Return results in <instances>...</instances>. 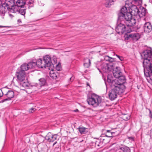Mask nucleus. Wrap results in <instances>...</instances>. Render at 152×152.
I'll list each match as a JSON object with an SVG mask.
<instances>
[{
    "label": "nucleus",
    "instance_id": "59",
    "mask_svg": "<svg viewBox=\"0 0 152 152\" xmlns=\"http://www.w3.org/2000/svg\"><path fill=\"white\" fill-rule=\"evenodd\" d=\"M142 94H140V96H141Z\"/></svg>",
    "mask_w": 152,
    "mask_h": 152
},
{
    "label": "nucleus",
    "instance_id": "9",
    "mask_svg": "<svg viewBox=\"0 0 152 152\" xmlns=\"http://www.w3.org/2000/svg\"><path fill=\"white\" fill-rule=\"evenodd\" d=\"M109 61L110 62L109 64H107L105 66V72H109L111 71L113 67H115L114 64L112 62L115 61V58L110 57L109 58Z\"/></svg>",
    "mask_w": 152,
    "mask_h": 152
},
{
    "label": "nucleus",
    "instance_id": "58",
    "mask_svg": "<svg viewBox=\"0 0 152 152\" xmlns=\"http://www.w3.org/2000/svg\"><path fill=\"white\" fill-rule=\"evenodd\" d=\"M144 6H146L147 5L146 4H145Z\"/></svg>",
    "mask_w": 152,
    "mask_h": 152
},
{
    "label": "nucleus",
    "instance_id": "11",
    "mask_svg": "<svg viewBox=\"0 0 152 152\" xmlns=\"http://www.w3.org/2000/svg\"><path fill=\"white\" fill-rule=\"evenodd\" d=\"M126 26L124 24L120 23L116 26L115 31L118 34L121 33L122 34L126 31Z\"/></svg>",
    "mask_w": 152,
    "mask_h": 152
},
{
    "label": "nucleus",
    "instance_id": "37",
    "mask_svg": "<svg viewBox=\"0 0 152 152\" xmlns=\"http://www.w3.org/2000/svg\"><path fill=\"white\" fill-rule=\"evenodd\" d=\"M36 110V109L34 108H31L29 110V112L31 113H33Z\"/></svg>",
    "mask_w": 152,
    "mask_h": 152
},
{
    "label": "nucleus",
    "instance_id": "13",
    "mask_svg": "<svg viewBox=\"0 0 152 152\" xmlns=\"http://www.w3.org/2000/svg\"><path fill=\"white\" fill-rule=\"evenodd\" d=\"M118 79L117 81L118 83L116 82V84L119 85H123L124 87V90L126 88L124 84L126 82V79L124 76L122 74L119 76L118 77H116Z\"/></svg>",
    "mask_w": 152,
    "mask_h": 152
},
{
    "label": "nucleus",
    "instance_id": "44",
    "mask_svg": "<svg viewBox=\"0 0 152 152\" xmlns=\"http://www.w3.org/2000/svg\"><path fill=\"white\" fill-rule=\"evenodd\" d=\"M105 135H106V134H101V137H102L104 136H105Z\"/></svg>",
    "mask_w": 152,
    "mask_h": 152
},
{
    "label": "nucleus",
    "instance_id": "46",
    "mask_svg": "<svg viewBox=\"0 0 152 152\" xmlns=\"http://www.w3.org/2000/svg\"><path fill=\"white\" fill-rule=\"evenodd\" d=\"M3 94V92L1 89H0V94Z\"/></svg>",
    "mask_w": 152,
    "mask_h": 152
},
{
    "label": "nucleus",
    "instance_id": "53",
    "mask_svg": "<svg viewBox=\"0 0 152 152\" xmlns=\"http://www.w3.org/2000/svg\"><path fill=\"white\" fill-rule=\"evenodd\" d=\"M87 86H90L89 83H87Z\"/></svg>",
    "mask_w": 152,
    "mask_h": 152
},
{
    "label": "nucleus",
    "instance_id": "23",
    "mask_svg": "<svg viewBox=\"0 0 152 152\" xmlns=\"http://www.w3.org/2000/svg\"><path fill=\"white\" fill-rule=\"evenodd\" d=\"M78 129L80 132L81 134H86L88 132V129L83 127H79Z\"/></svg>",
    "mask_w": 152,
    "mask_h": 152
},
{
    "label": "nucleus",
    "instance_id": "47",
    "mask_svg": "<svg viewBox=\"0 0 152 152\" xmlns=\"http://www.w3.org/2000/svg\"><path fill=\"white\" fill-rule=\"evenodd\" d=\"M106 131L107 132L106 133H110V132H111V131L110 130H106Z\"/></svg>",
    "mask_w": 152,
    "mask_h": 152
},
{
    "label": "nucleus",
    "instance_id": "49",
    "mask_svg": "<svg viewBox=\"0 0 152 152\" xmlns=\"http://www.w3.org/2000/svg\"><path fill=\"white\" fill-rule=\"evenodd\" d=\"M140 55L141 57V59H142V57H143V56H142V54L141 53H140Z\"/></svg>",
    "mask_w": 152,
    "mask_h": 152
},
{
    "label": "nucleus",
    "instance_id": "39",
    "mask_svg": "<svg viewBox=\"0 0 152 152\" xmlns=\"http://www.w3.org/2000/svg\"><path fill=\"white\" fill-rule=\"evenodd\" d=\"M110 57H109L108 56H107L106 57H105L104 58V59L106 60V61H109V58H110Z\"/></svg>",
    "mask_w": 152,
    "mask_h": 152
},
{
    "label": "nucleus",
    "instance_id": "55",
    "mask_svg": "<svg viewBox=\"0 0 152 152\" xmlns=\"http://www.w3.org/2000/svg\"><path fill=\"white\" fill-rule=\"evenodd\" d=\"M38 85V84L37 83H36L35 84V86H37Z\"/></svg>",
    "mask_w": 152,
    "mask_h": 152
},
{
    "label": "nucleus",
    "instance_id": "32",
    "mask_svg": "<svg viewBox=\"0 0 152 152\" xmlns=\"http://www.w3.org/2000/svg\"><path fill=\"white\" fill-rule=\"evenodd\" d=\"M115 133L114 132H110V133H106L105 136L107 137H113L115 135L114 134Z\"/></svg>",
    "mask_w": 152,
    "mask_h": 152
},
{
    "label": "nucleus",
    "instance_id": "52",
    "mask_svg": "<svg viewBox=\"0 0 152 152\" xmlns=\"http://www.w3.org/2000/svg\"><path fill=\"white\" fill-rule=\"evenodd\" d=\"M18 22H21V21L20 20H18Z\"/></svg>",
    "mask_w": 152,
    "mask_h": 152
},
{
    "label": "nucleus",
    "instance_id": "56",
    "mask_svg": "<svg viewBox=\"0 0 152 152\" xmlns=\"http://www.w3.org/2000/svg\"><path fill=\"white\" fill-rule=\"evenodd\" d=\"M34 1V0H30V1Z\"/></svg>",
    "mask_w": 152,
    "mask_h": 152
},
{
    "label": "nucleus",
    "instance_id": "40",
    "mask_svg": "<svg viewBox=\"0 0 152 152\" xmlns=\"http://www.w3.org/2000/svg\"><path fill=\"white\" fill-rule=\"evenodd\" d=\"M148 110H149V112L150 117L151 118H152V114L151 113V111L149 109H148Z\"/></svg>",
    "mask_w": 152,
    "mask_h": 152
},
{
    "label": "nucleus",
    "instance_id": "50",
    "mask_svg": "<svg viewBox=\"0 0 152 152\" xmlns=\"http://www.w3.org/2000/svg\"><path fill=\"white\" fill-rule=\"evenodd\" d=\"M140 55L141 57V59H142V57H143V56H142V54L141 53H140Z\"/></svg>",
    "mask_w": 152,
    "mask_h": 152
},
{
    "label": "nucleus",
    "instance_id": "16",
    "mask_svg": "<svg viewBox=\"0 0 152 152\" xmlns=\"http://www.w3.org/2000/svg\"><path fill=\"white\" fill-rule=\"evenodd\" d=\"M26 1L23 0H17L15 4V7L18 9L17 8H20L25 7V5L26 4Z\"/></svg>",
    "mask_w": 152,
    "mask_h": 152
},
{
    "label": "nucleus",
    "instance_id": "25",
    "mask_svg": "<svg viewBox=\"0 0 152 152\" xmlns=\"http://www.w3.org/2000/svg\"><path fill=\"white\" fill-rule=\"evenodd\" d=\"M128 33V32H127L125 34V38L127 40H128L129 38H136L137 37V34H127Z\"/></svg>",
    "mask_w": 152,
    "mask_h": 152
},
{
    "label": "nucleus",
    "instance_id": "3",
    "mask_svg": "<svg viewBox=\"0 0 152 152\" xmlns=\"http://www.w3.org/2000/svg\"><path fill=\"white\" fill-rule=\"evenodd\" d=\"M134 3L136 5L131 4L130 6L129 7L125 6L127 7V11L125 13V14L126 15L127 13H129L132 16H136L137 17H139V18H141L142 17V9L141 12L140 11L139 9H138L136 6V5H140L142 3V0H134ZM142 7H140V9H141Z\"/></svg>",
    "mask_w": 152,
    "mask_h": 152
},
{
    "label": "nucleus",
    "instance_id": "12",
    "mask_svg": "<svg viewBox=\"0 0 152 152\" xmlns=\"http://www.w3.org/2000/svg\"><path fill=\"white\" fill-rule=\"evenodd\" d=\"M4 98L2 99V102H5L7 101L10 100L14 96V92L12 91H9L4 96Z\"/></svg>",
    "mask_w": 152,
    "mask_h": 152
},
{
    "label": "nucleus",
    "instance_id": "34",
    "mask_svg": "<svg viewBox=\"0 0 152 152\" xmlns=\"http://www.w3.org/2000/svg\"><path fill=\"white\" fill-rule=\"evenodd\" d=\"M100 141L99 140H98L97 141H96L95 142V145H97L98 146H99L100 145Z\"/></svg>",
    "mask_w": 152,
    "mask_h": 152
},
{
    "label": "nucleus",
    "instance_id": "33",
    "mask_svg": "<svg viewBox=\"0 0 152 152\" xmlns=\"http://www.w3.org/2000/svg\"><path fill=\"white\" fill-rule=\"evenodd\" d=\"M56 69L58 71H60L61 69V65L59 64H56Z\"/></svg>",
    "mask_w": 152,
    "mask_h": 152
},
{
    "label": "nucleus",
    "instance_id": "41",
    "mask_svg": "<svg viewBox=\"0 0 152 152\" xmlns=\"http://www.w3.org/2000/svg\"><path fill=\"white\" fill-rule=\"evenodd\" d=\"M144 126H145V128H147L148 127H149V125H148V124H147V123H144Z\"/></svg>",
    "mask_w": 152,
    "mask_h": 152
},
{
    "label": "nucleus",
    "instance_id": "27",
    "mask_svg": "<svg viewBox=\"0 0 152 152\" xmlns=\"http://www.w3.org/2000/svg\"><path fill=\"white\" fill-rule=\"evenodd\" d=\"M39 84L41 86H45L46 83V80L44 78H41L39 80Z\"/></svg>",
    "mask_w": 152,
    "mask_h": 152
},
{
    "label": "nucleus",
    "instance_id": "22",
    "mask_svg": "<svg viewBox=\"0 0 152 152\" xmlns=\"http://www.w3.org/2000/svg\"><path fill=\"white\" fill-rule=\"evenodd\" d=\"M28 66V64L26 63H24L21 66L20 69H18L25 72L29 69Z\"/></svg>",
    "mask_w": 152,
    "mask_h": 152
},
{
    "label": "nucleus",
    "instance_id": "31",
    "mask_svg": "<svg viewBox=\"0 0 152 152\" xmlns=\"http://www.w3.org/2000/svg\"><path fill=\"white\" fill-rule=\"evenodd\" d=\"M122 118L125 121H127L130 118V117L128 114H124L122 115Z\"/></svg>",
    "mask_w": 152,
    "mask_h": 152
},
{
    "label": "nucleus",
    "instance_id": "26",
    "mask_svg": "<svg viewBox=\"0 0 152 152\" xmlns=\"http://www.w3.org/2000/svg\"><path fill=\"white\" fill-rule=\"evenodd\" d=\"M143 10H144V11L143 12V16L146 17L144 18V20H146L147 18V17H149V16H150V15L148 12L147 10L143 7Z\"/></svg>",
    "mask_w": 152,
    "mask_h": 152
},
{
    "label": "nucleus",
    "instance_id": "48",
    "mask_svg": "<svg viewBox=\"0 0 152 152\" xmlns=\"http://www.w3.org/2000/svg\"><path fill=\"white\" fill-rule=\"evenodd\" d=\"M79 111V110L77 109H76L75 110H74V111L76 112H78Z\"/></svg>",
    "mask_w": 152,
    "mask_h": 152
},
{
    "label": "nucleus",
    "instance_id": "57",
    "mask_svg": "<svg viewBox=\"0 0 152 152\" xmlns=\"http://www.w3.org/2000/svg\"><path fill=\"white\" fill-rule=\"evenodd\" d=\"M54 62H55V60H56V59H55V58H54Z\"/></svg>",
    "mask_w": 152,
    "mask_h": 152
},
{
    "label": "nucleus",
    "instance_id": "20",
    "mask_svg": "<svg viewBox=\"0 0 152 152\" xmlns=\"http://www.w3.org/2000/svg\"><path fill=\"white\" fill-rule=\"evenodd\" d=\"M144 31L145 33H148L151 31V25L149 22L145 23L143 27Z\"/></svg>",
    "mask_w": 152,
    "mask_h": 152
},
{
    "label": "nucleus",
    "instance_id": "62",
    "mask_svg": "<svg viewBox=\"0 0 152 152\" xmlns=\"http://www.w3.org/2000/svg\"><path fill=\"white\" fill-rule=\"evenodd\" d=\"M104 140V139H102L103 140Z\"/></svg>",
    "mask_w": 152,
    "mask_h": 152
},
{
    "label": "nucleus",
    "instance_id": "28",
    "mask_svg": "<svg viewBox=\"0 0 152 152\" xmlns=\"http://www.w3.org/2000/svg\"><path fill=\"white\" fill-rule=\"evenodd\" d=\"M28 66L29 69H32L35 68L36 67L35 62L31 61L28 63Z\"/></svg>",
    "mask_w": 152,
    "mask_h": 152
},
{
    "label": "nucleus",
    "instance_id": "7",
    "mask_svg": "<svg viewBox=\"0 0 152 152\" xmlns=\"http://www.w3.org/2000/svg\"><path fill=\"white\" fill-rule=\"evenodd\" d=\"M87 101L89 105L96 107L99 105V104L101 103L102 100L101 97L94 94L91 97L87 99Z\"/></svg>",
    "mask_w": 152,
    "mask_h": 152
},
{
    "label": "nucleus",
    "instance_id": "17",
    "mask_svg": "<svg viewBox=\"0 0 152 152\" xmlns=\"http://www.w3.org/2000/svg\"><path fill=\"white\" fill-rule=\"evenodd\" d=\"M53 67H54L53 64V66H51L50 68V70H51V71L50 72V75L52 79H56L58 77V73L56 70L55 71L52 68Z\"/></svg>",
    "mask_w": 152,
    "mask_h": 152
},
{
    "label": "nucleus",
    "instance_id": "15",
    "mask_svg": "<svg viewBox=\"0 0 152 152\" xmlns=\"http://www.w3.org/2000/svg\"><path fill=\"white\" fill-rule=\"evenodd\" d=\"M26 7H23V8H18V9H16V8H14V10H13V12L15 13V12H18L20 14L24 16V18L25 17V14L26 13Z\"/></svg>",
    "mask_w": 152,
    "mask_h": 152
},
{
    "label": "nucleus",
    "instance_id": "24",
    "mask_svg": "<svg viewBox=\"0 0 152 152\" xmlns=\"http://www.w3.org/2000/svg\"><path fill=\"white\" fill-rule=\"evenodd\" d=\"M91 64V60L88 58H86L84 59V66L86 68L89 67Z\"/></svg>",
    "mask_w": 152,
    "mask_h": 152
},
{
    "label": "nucleus",
    "instance_id": "14",
    "mask_svg": "<svg viewBox=\"0 0 152 152\" xmlns=\"http://www.w3.org/2000/svg\"><path fill=\"white\" fill-rule=\"evenodd\" d=\"M112 69H113V75L115 78L118 77L119 76L122 74V72L121 71L120 68L119 67L116 66L115 68L113 67Z\"/></svg>",
    "mask_w": 152,
    "mask_h": 152
},
{
    "label": "nucleus",
    "instance_id": "1",
    "mask_svg": "<svg viewBox=\"0 0 152 152\" xmlns=\"http://www.w3.org/2000/svg\"><path fill=\"white\" fill-rule=\"evenodd\" d=\"M143 67L144 75H149L152 71V50L151 48H148L143 50Z\"/></svg>",
    "mask_w": 152,
    "mask_h": 152
},
{
    "label": "nucleus",
    "instance_id": "45",
    "mask_svg": "<svg viewBox=\"0 0 152 152\" xmlns=\"http://www.w3.org/2000/svg\"><path fill=\"white\" fill-rule=\"evenodd\" d=\"M150 134L151 137H152V128L150 130Z\"/></svg>",
    "mask_w": 152,
    "mask_h": 152
},
{
    "label": "nucleus",
    "instance_id": "19",
    "mask_svg": "<svg viewBox=\"0 0 152 152\" xmlns=\"http://www.w3.org/2000/svg\"><path fill=\"white\" fill-rule=\"evenodd\" d=\"M117 152H130V149L128 147L121 145L119 147Z\"/></svg>",
    "mask_w": 152,
    "mask_h": 152
},
{
    "label": "nucleus",
    "instance_id": "42",
    "mask_svg": "<svg viewBox=\"0 0 152 152\" xmlns=\"http://www.w3.org/2000/svg\"><path fill=\"white\" fill-rule=\"evenodd\" d=\"M10 26H0V28H3V27H5V28H9L10 27ZM1 33V32H0V33Z\"/></svg>",
    "mask_w": 152,
    "mask_h": 152
},
{
    "label": "nucleus",
    "instance_id": "35",
    "mask_svg": "<svg viewBox=\"0 0 152 152\" xmlns=\"http://www.w3.org/2000/svg\"><path fill=\"white\" fill-rule=\"evenodd\" d=\"M116 56L120 61H122L124 60V58L123 57L117 55H116Z\"/></svg>",
    "mask_w": 152,
    "mask_h": 152
},
{
    "label": "nucleus",
    "instance_id": "8",
    "mask_svg": "<svg viewBox=\"0 0 152 152\" xmlns=\"http://www.w3.org/2000/svg\"><path fill=\"white\" fill-rule=\"evenodd\" d=\"M57 137L58 135L57 134L52 135L50 133L48 134L45 137L41 136L39 137V138L42 139V140L40 141L41 142H43L45 139L48 140L50 142H53L57 139Z\"/></svg>",
    "mask_w": 152,
    "mask_h": 152
},
{
    "label": "nucleus",
    "instance_id": "38",
    "mask_svg": "<svg viewBox=\"0 0 152 152\" xmlns=\"http://www.w3.org/2000/svg\"><path fill=\"white\" fill-rule=\"evenodd\" d=\"M128 139L131 141H134V137H129Z\"/></svg>",
    "mask_w": 152,
    "mask_h": 152
},
{
    "label": "nucleus",
    "instance_id": "54",
    "mask_svg": "<svg viewBox=\"0 0 152 152\" xmlns=\"http://www.w3.org/2000/svg\"><path fill=\"white\" fill-rule=\"evenodd\" d=\"M57 143V142L56 141L53 144V145H55V144H56V143Z\"/></svg>",
    "mask_w": 152,
    "mask_h": 152
},
{
    "label": "nucleus",
    "instance_id": "30",
    "mask_svg": "<svg viewBox=\"0 0 152 152\" xmlns=\"http://www.w3.org/2000/svg\"><path fill=\"white\" fill-rule=\"evenodd\" d=\"M20 84V86L24 87H26L28 86V83L25 81V80H23L22 81L18 82Z\"/></svg>",
    "mask_w": 152,
    "mask_h": 152
},
{
    "label": "nucleus",
    "instance_id": "5",
    "mask_svg": "<svg viewBox=\"0 0 152 152\" xmlns=\"http://www.w3.org/2000/svg\"><path fill=\"white\" fill-rule=\"evenodd\" d=\"M35 63L36 64V66L40 68H42L43 67L46 68L48 67L49 69H50V67L53 66L51 58L49 55L44 56L43 60L41 58L38 59Z\"/></svg>",
    "mask_w": 152,
    "mask_h": 152
},
{
    "label": "nucleus",
    "instance_id": "60",
    "mask_svg": "<svg viewBox=\"0 0 152 152\" xmlns=\"http://www.w3.org/2000/svg\"><path fill=\"white\" fill-rule=\"evenodd\" d=\"M9 15H10V16H11V15H11V14H10Z\"/></svg>",
    "mask_w": 152,
    "mask_h": 152
},
{
    "label": "nucleus",
    "instance_id": "2",
    "mask_svg": "<svg viewBox=\"0 0 152 152\" xmlns=\"http://www.w3.org/2000/svg\"><path fill=\"white\" fill-rule=\"evenodd\" d=\"M127 11V7H123L118 13V22L122 21H126V23L128 26H132L136 23V20L133 18L132 15L129 13H127L126 15L125 13Z\"/></svg>",
    "mask_w": 152,
    "mask_h": 152
},
{
    "label": "nucleus",
    "instance_id": "61",
    "mask_svg": "<svg viewBox=\"0 0 152 152\" xmlns=\"http://www.w3.org/2000/svg\"><path fill=\"white\" fill-rule=\"evenodd\" d=\"M137 88L138 89H139V88H138V86H137Z\"/></svg>",
    "mask_w": 152,
    "mask_h": 152
},
{
    "label": "nucleus",
    "instance_id": "10",
    "mask_svg": "<svg viewBox=\"0 0 152 152\" xmlns=\"http://www.w3.org/2000/svg\"><path fill=\"white\" fill-rule=\"evenodd\" d=\"M16 75L17 77L18 82L22 81L25 80L26 77L25 72L18 69L17 71L16 72Z\"/></svg>",
    "mask_w": 152,
    "mask_h": 152
},
{
    "label": "nucleus",
    "instance_id": "29",
    "mask_svg": "<svg viewBox=\"0 0 152 152\" xmlns=\"http://www.w3.org/2000/svg\"><path fill=\"white\" fill-rule=\"evenodd\" d=\"M145 77L149 78V79H147L148 82L151 84H152V71L151 72L149 73V75L148 74L145 75Z\"/></svg>",
    "mask_w": 152,
    "mask_h": 152
},
{
    "label": "nucleus",
    "instance_id": "51",
    "mask_svg": "<svg viewBox=\"0 0 152 152\" xmlns=\"http://www.w3.org/2000/svg\"><path fill=\"white\" fill-rule=\"evenodd\" d=\"M72 77H71L69 78V81L70 80H71H71H72Z\"/></svg>",
    "mask_w": 152,
    "mask_h": 152
},
{
    "label": "nucleus",
    "instance_id": "18",
    "mask_svg": "<svg viewBox=\"0 0 152 152\" xmlns=\"http://www.w3.org/2000/svg\"><path fill=\"white\" fill-rule=\"evenodd\" d=\"M107 82L110 84V86L112 87H113V86H117L116 84V81L113 79V77L110 75H108L107 78Z\"/></svg>",
    "mask_w": 152,
    "mask_h": 152
},
{
    "label": "nucleus",
    "instance_id": "21",
    "mask_svg": "<svg viewBox=\"0 0 152 152\" xmlns=\"http://www.w3.org/2000/svg\"><path fill=\"white\" fill-rule=\"evenodd\" d=\"M115 1V0H105V2L104 5L106 7H110L111 5L113 4Z\"/></svg>",
    "mask_w": 152,
    "mask_h": 152
},
{
    "label": "nucleus",
    "instance_id": "63",
    "mask_svg": "<svg viewBox=\"0 0 152 152\" xmlns=\"http://www.w3.org/2000/svg\"><path fill=\"white\" fill-rule=\"evenodd\" d=\"M30 8V7H28V8Z\"/></svg>",
    "mask_w": 152,
    "mask_h": 152
},
{
    "label": "nucleus",
    "instance_id": "36",
    "mask_svg": "<svg viewBox=\"0 0 152 152\" xmlns=\"http://www.w3.org/2000/svg\"><path fill=\"white\" fill-rule=\"evenodd\" d=\"M34 2V1H28V2H26V4H27V5H29L30 4H33Z\"/></svg>",
    "mask_w": 152,
    "mask_h": 152
},
{
    "label": "nucleus",
    "instance_id": "6",
    "mask_svg": "<svg viewBox=\"0 0 152 152\" xmlns=\"http://www.w3.org/2000/svg\"><path fill=\"white\" fill-rule=\"evenodd\" d=\"M15 0H5V2L2 5L1 9L3 10L2 12L5 13L10 9L12 12L15 6Z\"/></svg>",
    "mask_w": 152,
    "mask_h": 152
},
{
    "label": "nucleus",
    "instance_id": "43",
    "mask_svg": "<svg viewBox=\"0 0 152 152\" xmlns=\"http://www.w3.org/2000/svg\"><path fill=\"white\" fill-rule=\"evenodd\" d=\"M41 136H39L38 138V139H39V142L40 143H41V142H40V141H41L42 140V139H40V138H39V137H41Z\"/></svg>",
    "mask_w": 152,
    "mask_h": 152
},
{
    "label": "nucleus",
    "instance_id": "4",
    "mask_svg": "<svg viewBox=\"0 0 152 152\" xmlns=\"http://www.w3.org/2000/svg\"><path fill=\"white\" fill-rule=\"evenodd\" d=\"M108 94L109 99L113 100L117 97L118 95H121L124 91V87L123 85H117L112 87Z\"/></svg>",
    "mask_w": 152,
    "mask_h": 152
}]
</instances>
